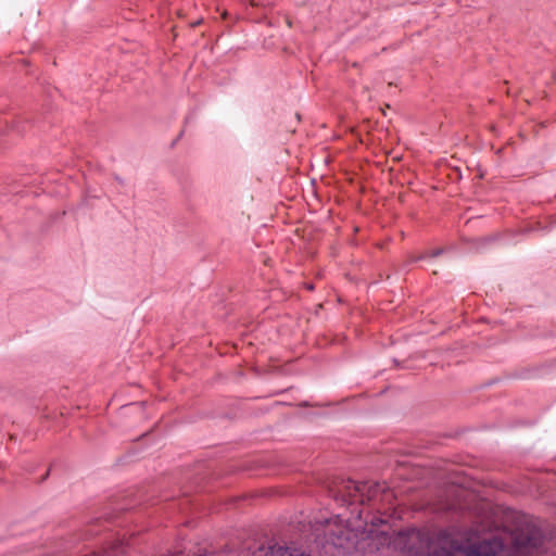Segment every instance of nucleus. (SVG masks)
Listing matches in <instances>:
<instances>
[{"label":"nucleus","mask_w":556,"mask_h":556,"mask_svg":"<svg viewBox=\"0 0 556 556\" xmlns=\"http://www.w3.org/2000/svg\"><path fill=\"white\" fill-rule=\"evenodd\" d=\"M366 483L355 482V481H346L339 490L343 500H348L349 503H359L365 504L364 500V490H366Z\"/></svg>","instance_id":"obj_3"},{"label":"nucleus","mask_w":556,"mask_h":556,"mask_svg":"<svg viewBox=\"0 0 556 556\" xmlns=\"http://www.w3.org/2000/svg\"><path fill=\"white\" fill-rule=\"evenodd\" d=\"M440 253V251H435L431 253V256H437Z\"/></svg>","instance_id":"obj_6"},{"label":"nucleus","mask_w":556,"mask_h":556,"mask_svg":"<svg viewBox=\"0 0 556 556\" xmlns=\"http://www.w3.org/2000/svg\"><path fill=\"white\" fill-rule=\"evenodd\" d=\"M201 24V21H197L192 24V27L197 26V25H200Z\"/></svg>","instance_id":"obj_5"},{"label":"nucleus","mask_w":556,"mask_h":556,"mask_svg":"<svg viewBox=\"0 0 556 556\" xmlns=\"http://www.w3.org/2000/svg\"><path fill=\"white\" fill-rule=\"evenodd\" d=\"M320 525L325 527L326 535L336 546L343 547L345 542H349L352 539L353 530L348 522H344L340 518V516L326 519L324 522H320Z\"/></svg>","instance_id":"obj_2"},{"label":"nucleus","mask_w":556,"mask_h":556,"mask_svg":"<svg viewBox=\"0 0 556 556\" xmlns=\"http://www.w3.org/2000/svg\"><path fill=\"white\" fill-rule=\"evenodd\" d=\"M466 543L440 532L430 545V556H498L511 545L518 553L538 549L543 542L541 530L530 519L515 510L488 507V513L470 528Z\"/></svg>","instance_id":"obj_1"},{"label":"nucleus","mask_w":556,"mask_h":556,"mask_svg":"<svg viewBox=\"0 0 556 556\" xmlns=\"http://www.w3.org/2000/svg\"><path fill=\"white\" fill-rule=\"evenodd\" d=\"M366 483V490H364V500L365 503H369L376 498H378L382 493L386 491V485L375 482H365Z\"/></svg>","instance_id":"obj_4"},{"label":"nucleus","mask_w":556,"mask_h":556,"mask_svg":"<svg viewBox=\"0 0 556 556\" xmlns=\"http://www.w3.org/2000/svg\"><path fill=\"white\" fill-rule=\"evenodd\" d=\"M307 289L312 290V289H313V286H312V285H308V286H307Z\"/></svg>","instance_id":"obj_7"}]
</instances>
